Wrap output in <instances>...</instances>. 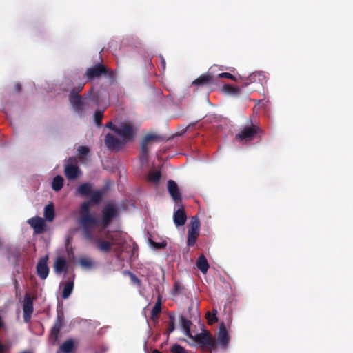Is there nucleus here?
Masks as SVG:
<instances>
[{"label":"nucleus","instance_id":"1","mask_svg":"<svg viewBox=\"0 0 353 353\" xmlns=\"http://www.w3.org/2000/svg\"><path fill=\"white\" fill-rule=\"evenodd\" d=\"M119 216V209L113 203L105 204L101 210L100 226L106 228L110 225L113 220Z\"/></svg>","mask_w":353,"mask_h":353},{"label":"nucleus","instance_id":"2","mask_svg":"<svg viewBox=\"0 0 353 353\" xmlns=\"http://www.w3.org/2000/svg\"><path fill=\"white\" fill-rule=\"evenodd\" d=\"M250 122V125L245 126L236 134L235 139L236 140L245 142L251 141L255 138L256 134L262 132V130L259 126L253 124L251 120Z\"/></svg>","mask_w":353,"mask_h":353},{"label":"nucleus","instance_id":"3","mask_svg":"<svg viewBox=\"0 0 353 353\" xmlns=\"http://www.w3.org/2000/svg\"><path fill=\"white\" fill-rule=\"evenodd\" d=\"M80 224L82 226L83 234L85 239H91L93 236L91 228L94 225H100V221L93 214L80 216Z\"/></svg>","mask_w":353,"mask_h":353},{"label":"nucleus","instance_id":"4","mask_svg":"<svg viewBox=\"0 0 353 353\" xmlns=\"http://www.w3.org/2000/svg\"><path fill=\"white\" fill-rule=\"evenodd\" d=\"M68 98L74 110L78 114H82L85 108L89 107L87 97L74 94V91H70Z\"/></svg>","mask_w":353,"mask_h":353},{"label":"nucleus","instance_id":"5","mask_svg":"<svg viewBox=\"0 0 353 353\" xmlns=\"http://www.w3.org/2000/svg\"><path fill=\"white\" fill-rule=\"evenodd\" d=\"M200 221L197 216H193L191 219L188 231V245L193 246L199 235Z\"/></svg>","mask_w":353,"mask_h":353},{"label":"nucleus","instance_id":"6","mask_svg":"<svg viewBox=\"0 0 353 353\" xmlns=\"http://www.w3.org/2000/svg\"><path fill=\"white\" fill-rule=\"evenodd\" d=\"M108 69L101 63H97L94 66L88 68L84 74L87 81H91L100 78L102 75H106Z\"/></svg>","mask_w":353,"mask_h":353},{"label":"nucleus","instance_id":"7","mask_svg":"<svg viewBox=\"0 0 353 353\" xmlns=\"http://www.w3.org/2000/svg\"><path fill=\"white\" fill-rule=\"evenodd\" d=\"M116 134L121 137V140L125 143L132 141L135 134V130L130 123H121L116 130Z\"/></svg>","mask_w":353,"mask_h":353},{"label":"nucleus","instance_id":"8","mask_svg":"<svg viewBox=\"0 0 353 353\" xmlns=\"http://www.w3.org/2000/svg\"><path fill=\"white\" fill-rule=\"evenodd\" d=\"M64 174L69 180L75 179L81 174V170L76 158L70 157L68 159V163L65 165Z\"/></svg>","mask_w":353,"mask_h":353},{"label":"nucleus","instance_id":"9","mask_svg":"<svg viewBox=\"0 0 353 353\" xmlns=\"http://www.w3.org/2000/svg\"><path fill=\"white\" fill-rule=\"evenodd\" d=\"M64 314L62 311H58L57 319L53 327L51 328L50 338L55 343L59 336L60 330L64 325Z\"/></svg>","mask_w":353,"mask_h":353},{"label":"nucleus","instance_id":"10","mask_svg":"<svg viewBox=\"0 0 353 353\" xmlns=\"http://www.w3.org/2000/svg\"><path fill=\"white\" fill-rule=\"evenodd\" d=\"M266 82L267 78L264 72H254L243 80L242 87H247L252 83H259L263 85Z\"/></svg>","mask_w":353,"mask_h":353},{"label":"nucleus","instance_id":"11","mask_svg":"<svg viewBox=\"0 0 353 353\" xmlns=\"http://www.w3.org/2000/svg\"><path fill=\"white\" fill-rule=\"evenodd\" d=\"M194 340L199 345L208 346L210 349H215L216 347V341L209 333H200L197 334L193 338Z\"/></svg>","mask_w":353,"mask_h":353},{"label":"nucleus","instance_id":"12","mask_svg":"<svg viewBox=\"0 0 353 353\" xmlns=\"http://www.w3.org/2000/svg\"><path fill=\"white\" fill-rule=\"evenodd\" d=\"M90 243L96 245L97 248L101 252L108 253L111 251L112 247L114 245L113 243L107 241L102 240L99 237L94 236V235L91 239H87Z\"/></svg>","mask_w":353,"mask_h":353},{"label":"nucleus","instance_id":"13","mask_svg":"<svg viewBox=\"0 0 353 353\" xmlns=\"http://www.w3.org/2000/svg\"><path fill=\"white\" fill-rule=\"evenodd\" d=\"M104 142L106 147L112 150H119L125 145L122 140H120L110 133H108L105 135Z\"/></svg>","mask_w":353,"mask_h":353},{"label":"nucleus","instance_id":"14","mask_svg":"<svg viewBox=\"0 0 353 353\" xmlns=\"http://www.w3.org/2000/svg\"><path fill=\"white\" fill-rule=\"evenodd\" d=\"M23 320L26 323L30 321L33 313V299L30 294H26L23 305Z\"/></svg>","mask_w":353,"mask_h":353},{"label":"nucleus","instance_id":"15","mask_svg":"<svg viewBox=\"0 0 353 353\" xmlns=\"http://www.w3.org/2000/svg\"><path fill=\"white\" fill-rule=\"evenodd\" d=\"M48 256L42 257L39 259L37 265V273L40 279H46L49 274V268L48 266Z\"/></svg>","mask_w":353,"mask_h":353},{"label":"nucleus","instance_id":"16","mask_svg":"<svg viewBox=\"0 0 353 353\" xmlns=\"http://www.w3.org/2000/svg\"><path fill=\"white\" fill-rule=\"evenodd\" d=\"M28 223L34 229L37 234H42L46 230V223L41 217L35 216L28 220Z\"/></svg>","mask_w":353,"mask_h":353},{"label":"nucleus","instance_id":"17","mask_svg":"<svg viewBox=\"0 0 353 353\" xmlns=\"http://www.w3.org/2000/svg\"><path fill=\"white\" fill-rule=\"evenodd\" d=\"M216 344L219 343L220 346L225 349L230 341V336L227 332L226 327L223 323H221L219 327V332L216 340Z\"/></svg>","mask_w":353,"mask_h":353},{"label":"nucleus","instance_id":"18","mask_svg":"<svg viewBox=\"0 0 353 353\" xmlns=\"http://www.w3.org/2000/svg\"><path fill=\"white\" fill-rule=\"evenodd\" d=\"M168 190L172 199L176 204L181 203V194L180 193L178 185L173 180L168 181Z\"/></svg>","mask_w":353,"mask_h":353},{"label":"nucleus","instance_id":"19","mask_svg":"<svg viewBox=\"0 0 353 353\" xmlns=\"http://www.w3.org/2000/svg\"><path fill=\"white\" fill-rule=\"evenodd\" d=\"M215 80L214 77L210 72H208L196 79L192 82V84L196 86L209 85L214 83Z\"/></svg>","mask_w":353,"mask_h":353},{"label":"nucleus","instance_id":"20","mask_svg":"<svg viewBox=\"0 0 353 353\" xmlns=\"http://www.w3.org/2000/svg\"><path fill=\"white\" fill-rule=\"evenodd\" d=\"M174 222L176 226H183L187 220V216L183 207L179 208L174 212Z\"/></svg>","mask_w":353,"mask_h":353},{"label":"nucleus","instance_id":"21","mask_svg":"<svg viewBox=\"0 0 353 353\" xmlns=\"http://www.w3.org/2000/svg\"><path fill=\"white\" fill-rule=\"evenodd\" d=\"M161 296L158 295L157 302L151 311L150 318L154 322H157L161 312Z\"/></svg>","mask_w":353,"mask_h":353},{"label":"nucleus","instance_id":"22","mask_svg":"<svg viewBox=\"0 0 353 353\" xmlns=\"http://www.w3.org/2000/svg\"><path fill=\"white\" fill-rule=\"evenodd\" d=\"M54 272L57 274H61L68 270V264L63 257H58L54 265Z\"/></svg>","mask_w":353,"mask_h":353},{"label":"nucleus","instance_id":"23","mask_svg":"<svg viewBox=\"0 0 353 353\" xmlns=\"http://www.w3.org/2000/svg\"><path fill=\"white\" fill-rule=\"evenodd\" d=\"M197 268L203 274H205L209 269V264L206 257L201 254L199 256L196 261Z\"/></svg>","mask_w":353,"mask_h":353},{"label":"nucleus","instance_id":"24","mask_svg":"<svg viewBox=\"0 0 353 353\" xmlns=\"http://www.w3.org/2000/svg\"><path fill=\"white\" fill-rule=\"evenodd\" d=\"M92 191V185L89 183H84L77 188L78 193L83 196H90Z\"/></svg>","mask_w":353,"mask_h":353},{"label":"nucleus","instance_id":"25","mask_svg":"<svg viewBox=\"0 0 353 353\" xmlns=\"http://www.w3.org/2000/svg\"><path fill=\"white\" fill-rule=\"evenodd\" d=\"M180 323L181 326L184 330L185 334L189 337H192L190 332V326L192 325V322L190 320L187 319L185 317L181 316Z\"/></svg>","mask_w":353,"mask_h":353},{"label":"nucleus","instance_id":"26","mask_svg":"<svg viewBox=\"0 0 353 353\" xmlns=\"http://www.w3.org/2000/svg\"><path fill=\"white\" fill-rule=\"evenodd\" d=\"M74 349V342L70 339L65 341L60 346V350L63 353H71Z\"/></svg>","mask_w":353,"mask_h":353},{"label":"nucleus","instance_id":"27","mask_svg":"<svg viewBox=\"0 0 353 353\" xmlns=\"http://www.w3.org/2000/svg\"><path fill=\"white\" fill-rule=\"evenodd\" d=\"M105 191L103 190L92 191L90 201L94 204H99L102 201Z\"/></svg>","mask_w":353,"mask_h":353},{"label":"nucleus","instance_id":"28","mask_svg":"<svg viewBox=\"0 0 353 353\" xmlns=\"http://www.w3.org/2000/svg\"><path fill=\"white\" fill-rule=\"evenodd\" d=\"M44 216L48 221H52L54 218V208L52 203L48 204L44 208Z\"/></svg>","mask_w":353,"mask_h":353},{"label":"nucleus","instance_id":"29","mask_svg":"<svg viewBox=\"0 0 353 353\" xmlns=\"http://www.w3.org/2000/svg\"><path fill=\"white\" fill-rule=\"evenodd\" d=\"M74 288V282L73 281H68L64 285V288L62 291V298L63 299H68L72 292Z\"/></svg>","mask_w":353,"mask_h":353},{"label":"nucleus","instance_id":"30","mask_svg":"<svg viewBox=\"0 0 353 353\" xmlns=\"http://www.w3.org/2000/svg\"><path fill=\"white\" fill-rule=\"evenodd\" d=\"M161 177L160 170H151L148 175V180L153 183L158 184Z\"/></svg>","mask_w":353,"mask_h":353},{"label":"nucleus","instance_id":"31","mask_svg":"<svg viewBox=\"0 0 353 353\" xmlns=\"http://www.w3.org/2000/svg\"><path fill=\"white\" fill-rule=\"evenodd\" d=\"M222 91L231 95H238L241 92V89L238 87H234L230 84H225L223 86Z\"/></svg>","mask_w":353,"mask_h":353},{"label":"nucleus","instance_id":"32","mask_svg":"<svg viewBox=\"0 0 353 353\" xmlns=\"http://www.w3.org/2000/svg\"><path fill=\"white\" fill-rule=\"evenodd\" d=\"M63 181H64L63 178L61 176H60V175L56 176L53 179V181L52 183V188L56 192L59 191L63 188Z\"/></svg>","mask_w":353,"mask_h":353},{"label":"nucleus","instance_id":"33","mask_svg":"<svg viewBox=\"0 0 353 353\" xmlns=\"http://www.w3.org/2000/svg\"><path fill=\"white\" fill-rule=\"evenodd\" d=\"M160 140H161V136L150 133V134H146L144 137V138L143 139L141 142L148 144L150 142L160 141Z\"/></svg>","mask_w":353,"mask_h":353},{"label":"nucleus","instance_id":"34","mask_svg":"<svg viewBox=\"0 0 353 353\" xmlns=\"http://www.w3.org/2000/svg\"><path fill=\"white\" fill-rule=\"evenodd\" d=\"M169 323L167 332L168 334L172 333L175 329V315L173 313H169Z\"/></svg>","mask_w":353,"mask_h":353},{"label":"nucleus","instance_id":"35","mask_svg":"<svg viewBox=\"0 0 353 353\" xmlns=\"http://www.w3.org/2000/svg\"><path fill=\"white\" fill-rule=\"evenodd\" d=\"M90 203L89 202H83L80 207V216H85L87 214H90Z\"/></svg>","mask_w":353,"mask_h":353},{"label":"nucleus","instance_id":"36","mask_svg":"<svg viewBox=\"0 0 353 353\" xmlns=\"http://www.w3.org/2000/svg\"><path fill=\"white\" fill-rule=\"evenodd\" d=\"M217 314V310L215 308L212 309V319H210L211 313L210 312H208L206 314V318L208 321V323L210 325H212L214 323H216L218 321V318L216 317Z\"/></svg>","mask_w":353,"mask_h":353},{"label":"nucleus","instance_id":"37","mask_svg":"<svg viewBox=\"0 0 353 353\" xmlns=\"http://www.w3.org/2000/svg\"><path fill=\"white\" fill-rule=\"evenodd\" d=\"M79 264L85 268H91L94 265V263L89 259L82 258L79 259Z\"/></svg>","mask_w":353,"mask_h":353},{"label":"nucleus","instance_id":"38","mask_svg":"<svg viewBox=\"0 0 353 353\" xmlns=\"http://www.w3.org/2000/svg\"><path fill=\"white\" fill-rule=\"evenodd\" d=\"M148 144L141 142V155L140 158L141 160H147L148 155Z\"/></svg>","mask_w":353,"mask_h":353},{"label":"nucleus","instance_id":"39","mask_svg":"<svg viewBox=\"0 0 353 353\" xmlns=\"http://www.w3.org/2000/svg\"><path fill=\"white\" fill-rule=\"evenodd\" d=\"M125 274L129 275L132 283L140 287L141 285V281L133 273L130 271H126L125 272Z\"/></svg>","mask_w":353,"mask_h":353},{"label":"nucleus","instance_id":"40","mask_svg":"<svg viewBox=\"0 0 353 353\" xmlns=\"http://www.w3.org/2000/svg\"><path fill=\"white\" fill-rule=\"evenodd\" d=\"M94 121L98 126L101 125L102 119L103 117V112L101 110H97L94 114Z\"/></svg>","mask_w":353,"mask_h":353},{"label":"nucleus","instance_id":"41","mask_svg":"<svg viewBox=\"0 0 353 353\" xmlns=\"http://www.w3.org/2000/svg\"><path fill=\"white\" fill-rule=\"evenodd\" d=\"M172 353H188L183 347L179 344L173 345L170 348Z\"/></svg>","mask_w":353,"mask_h":353},{"label":"nucleus","instance_id":"42","mask_svg":"<svg viewBox=\"0 0 353 353\" xmlns=\"http://www.w3.org/2000/svg\"><path fill=\"white\" fill-rule=\"evenodd\" d=\"M217 78H227V79H230L234 81H236V78L232 74L230 73H228V72H223V73H220L217 75Z\"/></svg>","mask_w":353,"mask_h":353},{"label":"nucleus","instance_id":"43","mask_svg":"<svg viewBox=\"0 0 353 353\" xmlns=\"http://www.w3.org/2000/svg\"><path fill=\"white\" fill-rule=\"evenodd\" d=\"M89 152V148L86 146H80L78 149V152L81 155L85 156L88 154Z\"/></svg>","mask_w":353,"mask_h":353},{"label":"nucleus","instance_id":"44","mask_svg":"<svg viewBox=\"0 0 353 353\" xmlns=\"http://www.w3.org/2000/svg\"><path fill=\"white\" fill-rule=\"evenodd\" d=\"M151 244L155 248H164L166 246V243H165V242L155 243V242L151 241Z\"/></svg>","mask_w":353,"mask_h":353},{"label":"nucleus","instance_id":"45","mask_svg":"<svg viewBox=\"0 0 353 353\" xmlns=\"http://www.w3.org/2000/svg\"><path fill=\"white\" fill-rule=\"evenodd\" d=\"M83 87H84V84L83 83V84H80V85H78V87L72 88L71 90V91H74V94H79L78 93L83 90Z\"/></svg>","mask_w":353,"mask_h":353},{"label":"nucleus","instance_id":"46","mask_svg":"<svg viewBox=\"0 0 353 353\" xmlns=\"http://www.w3.org/2000/svg\"><path fill=\"white\" fill-rule=\"evenodd\" d=\"M106 127L114 131L116 133V130H118V127H117L112 122L110 121L106 124Z\"/></svg>","mask_w":353,"mask_h":353},{"label":"nucleus","instance_id":"47","mask_svg":"<svg viewBox=\"0 0 353 353\" xmlns=\"http://www.w3.org/2000/svg\"><path fill=\"white\" fill-rule=\"evenodd\" d=\"M179 284L177 283H174V289H173V291L175 294L178 293L179 290Z\"/></svg>","mask_w":353,"mask_h":353},{"label":"nucleus","instance_id":"48","mask_svg":"<svg viewBox=\"0 0 353 353\" xmlns=\"http://www.w3.org/2000/svg\"><path fill=\"white\" fill-rule=\"evenodd\" d=\"M21 84L20 83H17L15 85H14V90L17 92H19L21 91Z\"/></svg>","mask_w":353,"mask_h":353},{"label":"nucleus","instance_id":"49","mask_svg":"<svg viewBox=\"0 0 353 353\" xmlns=\"http://www.w3.org/2000/svg\"><path fill=\"white\" fill-rule=\"evenodd\" d=\"M14 287H15V289L16 290H17L19 288V283L17 281V280H14Z\"/></svg>","mask_w":353,"mask_h":353},{"label":"nucleus","instance_id":"50","mask_svg":"<svg viewBox=\"0 0 353 353\" xmlns=\"http://www.w3.org/2000/svg\"><path fill=\"white\" fill-rule=\"evenodd\" d=\"M152 353H162L160 351L157 350H154Z\"/></svg>","mask_w":353,"mask_h":353}]
</instances>
